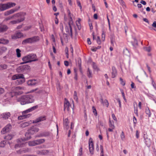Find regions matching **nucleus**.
<instances>
[{"mask_svg": "<svg viewBox=\"0 0 156 156\" xmlns=\"http://www.w3.org/2000/svg\"><path fill=\"white\" fill-rule=\"evenodd\" d=\"M17 101L20 102L22 105L34 102V99L31 95H27L21 96L17 98Z\"/></svg>", "mask_w": 156, "mask_h": 156, "instance_id": "nucleus-1", "label": "nucleus"}, {"mask_svg": "<svg viewBox=\"0 0 156 156\" xmlns=\"http://www.w3.org/2000/svg\"><path fill=\"white\" fill-rule=\"evenodd\" d=\"M37 108L38 106L37 105L23 112H22V115L18 116V120H23L29 118L31 116V114H27V113Z\"/></svg>", "mask_w": 156, "mask_h": 156, "instance_id": "nucleus-2", "label": "nucleus"}, {"mask_svg": "<svg viewBox=\"0 0 156 156\" xmlns=\"http://www.w3.org/2000/svg\"><path fill=\"white\" fill-rule=\"evenodd\" d=\"M12 80H17L16 81V83L17 85L22 84L25 81L24 76L22 74L13 75L12 77Z\"/></svg>", "mask_w": 156, "mask_h": 156, "instance_id": "nucleus-3", "label": "nucleus"}, {"mask_svg": "<svg viewBox=\"0 0 156 156\" xmlns=\"http://www.w3.org/2000/svg\"><path fill=\"white\" fill-rule=\"evenodd\" d=\"M38 131L39 129L35 126H33L31 127V128L28 130L29 132L25 133V136L26 137V140L25 139L24 141L27 140L31 138L30 133L31 134H34L38 132Z\"/></svg>", "mask_w": 156, "mask_h": 156, "instance_id": "nucleus-4", "label": "nucleus"}, {"mask_svg": "<svg viewBox=\"0 0 156 156\" xmlns=\"http://www.w3.org/2000/svg\"><path fill=\"white\" fill-rule=\"evenodd\" d=\"M39 40L40 38L38 36H34L24 40L22 41V44H25L28 43H33L39 41Z\"/></svg>", "mask_w": 156, "mask_h": 156, "instance_id": "nucleus-5", "label": "nucleus"}, {"mask_svg": "<svg viewBox=\"0 0 156 156\" xmlns=\"http://www.w3.org/2000/svg\"><path fill=\"white\" fill-rule=\"evenodd\" d=\"M12 128V126L10 124H9L3 128L1 131L2 134H5L7 132H9Z\"/></svg>", "mask_w": 156, "mask_h": 156, "instance_id": "nucleus-6", "label": "nucleus"}, {"mask_svg": "<svg viewBox=\"0 0 156 156\" xmlns=\"http://www.w3.org/2000/svg\"><path fill=\"white\" fill-rule=\"evenodd\" d=\"M89 147L90 153L93 154H94V146L93 143L92 139L90 138L89 141Z\"/></svg>", "mask_w": 156, "mask_h": 156, "instance_id": "nucleus-7", "label": "nucleus"}, {"mask_svg": "<svg viewBox=\"0 0 156 156\" xmlns=\"http://www.w3.org/2000/svg\"><path fill=\"white\" fill-rule=\"evenodd\" d=\"M20 8V6H19L18 8H15L14 9H12L10 10L4 12V14L5 16H7L10 14H12L15 12L17 11Z\"/></svg>", "mask_w": 156, "mask_h": 156, "instance_id": "nucleus-8", "label": "nucleus"}, {"mask_svg": "<svg viewBox=\"0 0 156 156\" xmlns=\"http://www.w3.org/2000/svg\"><path fill=\"white\" fill-rule=\"evenodd\" d=\"M65 29L66 32L72 38L73 36L72 28L69 22V23L68 25L66 27Z\"/></svg>", "mask_w": 156, "mask_h": 156, "instance_id": "nucleus-9", "label": "nucleus"}, {"mask_svg": "<svg viewBox=\"0 0 156 156\" xmlns=\"http://www.w3.org/2000/svg\"><path fill=\"white\" fill-rule=\"evenodd\" d=\"M12 91L10 93H7L5 94L6 97H8V98H12L13 96L16 95L18 94V93L16 91H14L12 89Z\"/></svg>", "mask_w": 156, "mask_h": 156, "instance_id": "nucleus-10", "label": "nucleus"}, {"mask_svg": "<svg viewBox=\"0 0 156 156\" xmlns=\"http://www.w3.org/2000/svg\"><path fill=\"white\" fill-rule=\"evenodd\" d=\"M144 142L145 144L148 147H150L151 144L150 139L147 138V135H144Z\"/></svg>", "mask_w": 156, "mask_h": 156, "instance_id": "nucleus-11", "label": "nucleus"}, {"mask_svg": "<svg viewBox=\"0 0 156 156\" xmlns=\"http://www.w3.org/2000/svg\"><path fill=\"white\" fill-rule=\"evenodd\" d=\"M46 119V116L44 115L39 117L36 120L33 121V123H37V122H41L45 120Z\"/></svg>", "mask_w": 156, "mask_h": 156, "instance_id": "nucleus-12", "label": "nucleus"}, {"mask_svg": "<svg viewBox=\"0 0 156 156\" xmlns=\"http://www.w3.org/2000/svg\"><path fill=\"white\" fill-rule=\"evenodd\" d=\"M25 15V13H24L23 12L18 13L14 14L12 16V17L13 18H20L21 19L22 17H24V16Z\"/></svg>", "mask_w": 156, "mask_h": 156, "instance_id": "nucleus-13", "label": "nucleus"}, {"mask_svg": "<svg viewBox=\"0 0 156 156\" xmlns=\"http://www.w3.org/2000/svg\"><path fill=\"white\" fill-rule=\"evenodd\" d=\"M100 102L101 104L107 107H108L109 105V103L107 99L104 100L102 98H100Z\"/></svg>", "mask_w": 156, "mask_h": 156, "instance_id": "nucleus-14", "label": "nucleus"}, {"mask_svg": "<svg viewBox=\"0 0 156 156\" xmlns=\"http://www.w3.org/2000/svg\"><path fill=\"white\" fill-rule=\"evenodd\" d=\"M37 56L35 54L31 53L24 57L22 58H36Z\"/></svg>", "mask_w": 156, "mask_h": 156, "instance_id": "nucleus-15", "label": "nucleus"}, {"mask_svg": "<svg viewBox=\"0 0 156 156\" xmlns=\"http://www.w3.org/2000/svg\"><path fill=\"white\" fill-rule=\"evenodd\" d=\"M70 104L68 100L65 98V101L64 103V110L66 109L69 110V107Z\"/></svg>", "mask_w": 156, "mask_h": 156, "instance_id": "nucleus-16", "label": "nucleus"}, {"mask_svg": "<svg viewBox=\"0 0 156 156\" xmlns=\"http://www.w3.org/2000/svg\"><path fill=\"white\" fill-rule=\"evenodd\" d=\"M25 19L24 17H22L21 19H18L16 20H13L10 21V23L12 24H15L20 22L23 21Z\"/></svg>", "mask_w": 156, "mask_h": 156, "instance_id": "nucleus-17", "label": "nucleus"}, {"mask_svg": "<svg viewBox=\"0 0 156 156\" xmlns=\"http://www.w3.org/2000/svg\"><path fill=\"white\" fill-rule=\"evenodd\" d=\"M23 36V34L20 32H17L14 35L12 36V39H15L20 38Z\"/></svg>", "mask_w": 156, "mask_h": 156, "instance_id": "nucleus-18", "label": "nucleus"}, {"mask_svg": "<svg viewBox=\"0 0 156 156\" xmlns=\"http://www.w3.org/2000/svg\"><path fill=\"white\" fill-rule=\"evenodd\" d=\"M37 83V82L35 80H29L27 82V84L29 85L34 86Z\"/></svg>", "mask_w": 156, "mask_h": 156, "instance_id": "nucleus-19", "label": "nucleus"}, {"mask_svg": "<svg viewBox=\"0 0 156 156\" xmlns=\"http://www.w3.org/2000/svg\"><path fill=\"white\" fill-rule=\"evenodd\" d=\"M1 115L3 119H6L10 117L11 114L10 112H6L3 113Z\"/></svg>", "mask_w": 156, "mask_h": 156, "instance_id": "nucleus-20", "label": "nucleus"}, {"mask_svg": "<svg viewBox=\"0 0 156 156\" xmlns=\"http://www.w3.org/2000/svg\"><path fill=\"white\" fill-rule=\"evenodd\" d=\"M31 123V121L25 122L23 123H21L20 125V127L23 128H25V127L28 126Z\"/></svg>", "mask_w": 156, "mask_h": 156, "instance_id": "nucleus-21", "label": "nucleus"}, {"mask_svg": "<svg viewBox=\"0 0 156 156\" xmlns=\"http://www.w3.org/2000/svg\"><path fill=\"white\" fill-rule=\"evenodd\" d=\"M8 29L7 26L5 25H0V32L6 31Z\"/></svg>", "mask_w": 156, "mask_h": 156, "instance_id": "nucleus-22", "label": "nucleus"}, {"mask_svg": "<svg viewBox=\"0 0 156 156\" xmlns=\"http://www.w3.org/2000/svg\"><path fill=\"white\" fill-rule=\"evenodd\" d=\"M16 5V3L14 2H9L6 3V8H7V9L14 6Z\"/></svg>", "mask_w": 156, "mask_h": 156, "instance_id": "nucleus-23", "label": "nucleus"}, {"mask_svg": "<svg viewBox=\"0 0 156 156\" xmlns=\"http://www.w3.org/2000/svg\"><path fill=\"white\" fill-rule=\"evenodd\" d=\"M6 3L0 4V12L5 10L7 9Z\"/></svg>", "mask_w": 156, "mask_h": 156, "instance_id": "nucleus-24", "label": "nucleus"}, {"mask_svg": "<svg viewBox=\"0 0 156 156\" xmlns=\"http://www.w3.org/2000/svg\"><path fill=\"white\" fill-rule=\"evenodd\" d=\"M29 151L30 150L28 148L20 149V150L17 151V152L18 154H21L23 153H26L29 152Z\"/></svg>", "mask_w": 156, "mask_h": 156, "instance_id": "nucleus-25", "label": "nucleus"}, {"mask_svg": "<svg viewBox=\"0 0 156 156\" xmlns=\"http://www.w3.org/2000/svg\"><path fill=\"white\" fill-rule=\"evenodd\" d=\"M112 78H114L115 77L117 73L115 68L114 67H112Z\"/></svg>", "mask_w": 156, "mask_h": 156, "instance_id": "nucleus-26", "label": "nucleus"}, {"mask_svg": "<svg viewBox=\"0 0 156 156\" xmlns=\"http://www.w3.org/2000/svg\"><path fill=\"white\" fill-rule=\"evenodd\" d=\"M30 59H23V62L21 63V64H22L24 63H26L28 62H30L33 61H35L37 60V59H33V60H29Z\"/></svg>", "mask_w": 156, "mask_h": 156, "instance_id": "nucleus-27", "label": "nucleus"}, {"mask_svg": "<svg viewBox=\"0 0 156 156\" xmlns=\"http://www.w3.org/2000/svg\"><path fill=\"white\" fill-rule=\"evenodd\" d=\"M45 140L43 139L35 140V141L36 145H37L42 144L45 142Z\"/></svg>", "mask_w": 156, "mask_h": 156, "instance_id": "nucleus-28", "label": "nucleus"}, {"mask_svg": "<svg viewBox=\"0 0 156 156\" xmlns=\"http://www.w3.org/2000/svg\"><path fill=\"white\" fill-rule=\"evenodd\" d=\"M69 121L67 119H66L64 121V125L66 129H68L69 126Z\"/></svg>", "mask_w": 156, "mask_h": 156, "instance_id": "nucleus-29", "label": "nucleus"}, {"mask_svg": "<svg viewBox=\"0 0 156 156\" xmlns=\"http://www.w3.org/2000/svg\"><path fill=\"white\" fill-rule=\"evenodd\" d=\"M49 135V133L48 132H43L41 133L39 136V137H46L47 136H48Z\"/></svg>", "mask_w": 156, "mask_h": 156, "instance_id": "nucleus-30", "label": "nucleus"}, {"mask_svg": "<svg viewBox=\"0 0 156 156\" xmlns=\"http://www.w3.org/2000/svg\"><path fill=\"white\" fill-rule=\"evenodd\" d=\"M81 21V19L79 18L78 20H76V25L77 27V28L79 30H80L81 29V26L80 23V21Z\"/></svg>", "mask_w": 156, "mask_h": 156, "instance_id": "nucleus-31", "label": "nucleus"}, {"mask_svg": "<svg viewBox=\"0 0 156 156\" xmlns=\"http://www.w3.org/2000/svg\"><path fill=\"white\" fill-rule=\"evenodd\" d=\"M49 151L48 150H45L42 151H37V153L40 154H45L48 153Z\"/></svg>", "mask_w": 156, "mask_h": 156, "instance_id": "nucleus-32", "label": "nucleus"}, {"mask_svg": "<svg viewBox=\"0 0 156 156\" xmlns=\"http://www.w3.org/2000/svg\"><path fill=\"white\" fill-rule=\"evenodd\" d=\"M9 43V41L4 38L0 39V44H6Z\"/></svg>", "mask_w": 156, "mask_h": 156, "instance_id": "nucleus-33", "label": "nucleus"}, {"mask_svg": "<svg viewBox=\"0 0 156 156\" xmlns=\"http://www.w3.org/2000/svg\"><path fill=\"white\" fill-rule=\"evenodd\" d=\"M145 113L148 115L149 117H150L151 116V112L149 110V108L147 107H146L145 108Z\"/></svg>", "mask_w": 156, "mask_h": 156, "instance_id": "nucleus-34", "label": "nucleus"}, {"mask_svg": "<svg viewBox=\"0 0 156 156\" xmlns=\"http://www.w3.org/2000/svg\"><path fill=\"white\" fill-rule=\"evenodd\" d=\"M78 64L79 67V69L80 72L82 73V69L81 67V59H79L78 61Z\"/></svg>", "mask_w": 156, "mask_h": 156, "instance_id": "nucleus-35", "label": "nucleus"}, {"mask_svg": "<svg viewBox=\"0 0 156 156\" xmlns=\"http://www.w3.org/2000/svg\"><path fill=\"white\" fill-rule=\"evenodd\" d=\"M12 89L13 90H14V91H17L18 93V91L20 90H22L24 88L22 87H12Z\"/></svg>", "mask_w": 156, "mask_h": 156, "instance_id": "nucleus-36", "label": "nucleus"}, {"mask_svg": "<svg viewBox=\"0 0 156 156\" xmlns=\"http://www.w3.org/2000/svg\"><path fill=\"white\" fill-rule=\"evenodd\" d=\"M109 127L112 129H114L115 128V126L114 125V122L113 121H111L110 119L109 121Z\"/></svg>", "mask_w": 156, "mask_h": 156, "instance_id": "nucleus-37", "label": "nucleus"}, {"mask_svg": "<svg viewBox=\"0 0 156 156\" xmlns=\"http://www.w3.org/2000/svg\"><path fill=\"white\" fill-rule=\"evenodd\" d=\"M28 145L30 146H34L36 145L35 140L32 141H30L27 142Z\"/></svg>", "mask_w": 156, "mask_h": 156, "instance_id": "nucleus-38", "label": "nucleus"}, {"mask_svg": "<svg viewBox=\"0 0 156 156\" xmlns=\"http://www.w3.org/2000/svg\"><path fill=\"white\" fill-rule=\"evenodd\" d=\"M87 75L89 78L92 77V72L91 70H90L89 68H88L87 70Z\"/></svg>", "mask_w": 156, "mask_h": 156, "instance_id": "nucleus-39", "label": "nucleus"}, {"mask_svg": "<svg viewBox=\"0 0 156 156\" xmlns=\"http://www.w3.org/2000/svg\"><path fill=\"white\" fill-rule=\"evenodd\" d=\"M16 53L17 56L18 58H20L21 56V51L19 48H17L16 49Z\"/></svg>", "mask_w": 156, "mask_h": 156, "instance_id": "nucleus-40", "label": "nucleus"}, {"mask_svg": "<svg viewBox=\"0 0 156 156\" xmlns=\"http://www.w3.org/2000/svg\"><path fill=\"white\" fill-rule=\"evenodd\" d=\"M13 137V136L11 135H8L7 136H5L4 139L6 140H11Z\"/></svg>", "mask_w": 156, "mask_h": 156, "instance_id": "nucleus-41", "label": "nucleus"}, {"mask_svg": "<svg viewBox=\"0 0 156 156\" xmlns=\"http://www.w3.org/2000/svg\"><path fill=\"white\" fill-rule=\"evenodd\" d=\"M7 50V48L6 47H2L0 48V51L1 52L2 54L5 51Z\"/></svg>", "mask_w": 156, "mask_h": 156, "instance_id": "nucleus-42", "label": "nucleus"}, {"mask_svg": "<svg viewBox=\"0 0 156 156\" xmlns=\"http://www.w3.org/2000/svg\"><path fill=\"white\" fill-rule=\"evenodd\" d=\"M123 54L124 55H126L127 56H129L130 55L129 53L128 50L127 49H124L123 50Z\"/></svg>", "mask_w": 156, "mask_h": 156, "instance_id": "nucleus-43", "label": "nucleus"}, {"mask_svg": "<svg viewBox=\"0 0 156 156\" xmlns=\"http://www.w3.org/2000/svg\"><path fill=\"white\" fill-rule=\"evenodd\" d=\"M23 145L24 144L23 143L16 144L15 146V149H17L18 147H23Z\"/></svg>", "mask_w": 156, "mask_h": 156, "instance_id": "nucleus-44", "label": "nucleus"}, {"mask_svg": "<svg viewBox=\"0 0 156 156\" xmlns=\"http://www.w3.org/2000/svg\"><path fill=\"white\" fill-rule=\"evenodd\" d=\"M92 66L93 68L95 70H96L97 71H98L99 69L98 68L96 64L94 62H93L92 63Z\"/></svg>", "mask_w": 156, "mask_h": 156, "instance_id": "nucleus-45", "label": "nucleus"}, {"mask_svg": "<svg viewBox=\"0 0 156 156\" xmlns=\"http://www.w3.org/2000/svg\"><path fill=\"white\" fill-rule=\"evenodd\" d=\"M7 68V66L5 65H2L0 66V70L6 69Z\"/></svg>", "mask_w": 156, "mask_h": 156, "instance_id": "nucleus-46", "label": "nucleus"}, {"mask_svg": "<svg viewBox=\"0 0 156 156\" xmlns=\"http://www.w3.org/2000/svg\"><path fill=\"white\" fill-rule=\"evenodd\" d=\"M6 144V142L5 140L1 142L0 144L1 147H4Z\"/></svg>", "mask_w": 156, "mask_h": 156, "instance_id": "nucleus-47", "label": "nucleus"}, {"mask_svg": "<svg viewBox=\"0 0 156 156\" xmlns=\"http://www.w3.org/2000/svg\"><path fill=\"white\" fill-rule=\"evenodd\" d=\"M101 36H102V37H101L102 40L103 41H104L105 40V33L104 31H102Z\"/></svg>", "mask_w": 156, "mask_h": 156, "instance_id": "nucleus-48", "label": "nucleus"}, {"mask_svg": "<svg viewBox=\"0 0 156 156\" xmlns=\"http://www.w3.org/2000/svg\"><path fill=\"white\" fill-rule=\"evenodd\" d=\"M100 151H101L100 156H104V151H103V146L102 145H101L100 146Z\"/></svg>", "mask_w": 156, "mask_h": 156, "instance_id": "nucleus-49", "label": "nucleus"}, {"mask_svg": "<svg viewBox=\"0 0 156 156\" xmlns=\"http://www.w3.org/2000/svg\"><path fill=\"white\" fill-rule=\"evenodd\" d=\"M74 99L76 101H77L78 98L77 96V93L76 91H74Z\"/></svg>", "mask_w": 156, "mask_h": 156, "instance_id": "nucleus-50", "label": "nucleus"}, {"mask_svg": "<svg viewBox=\"0 0 156 156\" xmlns=\"http://www.w3.org/2000/svg\"><path fill=\"white\" fill-rule=\"evenodd\" d=\"M120 80L121 82V84L123 86H124L125 84V81H124L121 78H120Z\"/></svg>", "mask_w": 156, "mask_h": 156, "instance_id": "nucleus-51", "label": "nucleus"}, {"mask_svg": "<svg viewBox=\"0 0 156 156\" xmlns=\"http://www.w3.org/2000/svg\"><path fill=\"white\" fill-rule=\"evenodd\" d=\"M92 110H93V112L94 115L95 116L97 115V113L96 110L95 108V107L94 106H93L92 107Z\"/></svg>", "mask_w": 156, "mask_h": 156, "instance_id": "nucleus-52", "label": "nucleus"}, {"mask_svg": "<svg viewBox=\"0 0 156 156\" xmlns=\"http://www.w3.org/2000/svg\"><path fill=\"white\" fill-rule=\"evenodd\" d=\"M96 40L97 43L98 44H101V41H100V38L98 36L97 37Z\"/></svg>", "mask_w": 156, "mask_h": 156, "instance_id": "nucleus-53", "label": "nucleus"}, {"mask_svg": "<svg viewBox=\"0 0 156 156\" xmlns=\"http://www.w3.org/2000/svg\"><path fill=\"white\" fill-rule=\"evenodd\" d=\"M67 13H68V16L70 18V19L72 20V17L71 16V15L70 11V10L69 9H68L67 10Z\"/></svg>", "mask_w": 156, "mask_h": 156, "instance_id": "nucleus-54", "label": "nucleus"}, {"mask_svg": "<svg viewBox=\"0 0 156 156\" xmlns=\"http://www.w3.org/2000/svg\"><path fill=\"white\" fill-rule=\"evenodd\" d=\"M144 50L147 52H150L151 51V48L150 47H144Z\"/></svg>", "mask_w": 156, "mask_h": 156, "instance_id": "nucleus-55", "label": "nucleus"}, {"mask_svg": "<svg viewBox=\"0 0 156 156\" xmlns=\"http://www.w3.org/2000/svg\"><path fill=\"white\" fill-rule=\"evenodd\" d=\"M121 92L122 95V96L124 100L126 102V100L125 98V94H124V93L123 90H121Z\"/></svg>", "mask_w": 156, "mask_h": 156, "instance_id": "nucleus-56", "label": "nucleus"}, {"mask_svg": "<svg viewBox=\"0 0 156 156\" xmlns=\"http://www.w3.org/2000/svg\"><path fill=\"white\" fill-rule=\"evenodd\" d=\"M70 52H71V55H72V56H73V48L72 46V45H70Z\"/></svg>", "mask_w": 156, "mask_h": 156, "instance_id": "nucleus-57", "label": "nucleus"}, {"mask_svg": "<svg viewBox=\"0 0 156 156\" xmlns=\"http://www.w3.org/2000/svg\"><path fill=\"white\" fill-rule=\"evenodd\" d=\"M68 48L66 47V48L65 50V51L66 52V57L67 58H69V55H68Z\"/></svg>", "mask_w": 156, "mask_h": 156, "instance_id": "nucleus-58", "label": "nucleus"}, {"mask_svg": "<svg viewBox=\"0 0 156 156\" xmlns=\"http://www.w3.org/2000/svg\"><path fill=\"white\" fill-rule=\"evenodd\" d=\"M134 113L136 114V116H138L137 108H135L134 107Z\"/></svg>", "mask_w": 156, "mask_h": 156, "instance_id": "nucleus-59", "label": "nucleus"}, {"mask_svg": "<svg viewBox=\"0 0 156 156\" xmlns=\"http://www.w3.org/2000/svg\"><path fill=\"white\" fill-rule=\"evenodd\" d=\"M117 101L118 102L119 104V108H121V101L119 98H117L116 99Z\"/></svg>", "mask_w": 156, "mask_h": 156, "instance_id": "nucleus-60", "label": "nucleus"}, {"mask_svg": "<svg viewBox=\"0 0 156 156\" xmlns=\"http://www.w3.org/2000/svg\"><path fill=\"white\" fill-rule=\"evenodd\" d=\"M5 92L4 89L2 88H0V94H3Z\"/></svg>", "mask_w": 156, "mask_h": 156, "instance_id": "nucleus-61", "label": "nucleus"}, {"mask_svg": "<svg viewBox=\"0 0 156 156\" xmlns=\"http://www.w3.org/2000/svg\"><path fill=\"white\" fill-rule=\"evenodd\" d=\"M136 138L138 139L139 138V133L138 130L136 131Z\"/></svg>", "mask_w": 156, "mask_h": 156, "instance_id": "nucleus-62", "label": "nucleus"}, {"mask_svg": "<svg viewBox=\"0 0 156 156\" xmlns=\"http://www.w3.org/2000/svg\"><path fill=\"white\" fill-rule=\"evenodd\" d=\"M125 136L123 132H122L121 135V137L122 140H123L125 138Z\"/></svg>", "mask_w": 156, "mask_h": 156, "instance_id": "nucleus-63", "label": "nucleus"}, {"mask_svg": "<svg viewBox=\"0 0 156 156\" xmlns=\"http://www.w3.org/2000/svg\"><path fill=\"white\" fill-rule=\"evenodd\" d=\"M152 84L154 87L156 89V85L154 80H152Z\"/></svg>", "mask_w": 156, "mask_h": 156, "instance_id": "nucleus-64", "label": "nucleus"}]
</instances>
